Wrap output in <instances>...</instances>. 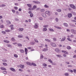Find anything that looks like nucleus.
Wrapping results in <instances>:
<instances>
[{"instance_id": "64", "label": "nucleus", "mask_w": 76, "mask_h": 76, "mask_svg": "<svg viewBox=\"0 0 76 76\" xmlns=\"http://www.w3.org/2000/svg\"><path fill=\"white\" fill-rule=\"evenodd\" d=\"M1 32L2 33V34H6V32H5V31H2Z\"/></svg>"}, {"instance_id": "34", "label": "nucleus", "mask_w": 76, "mask_h": 76, "mask_svg": "<svg viewBox=\"0 0 76 76\" xmlns=\"http://www.w3.org/2000/svg\"><path fill=\"white\" fill-rule=\"evenodd\" d=\"M30 17H31V18H32V17L34 16V14H33L32 13H31L30 15Z\"/></svg>"}, {"instance_id": "37", "label": "nucleus", "mask_w": 76, "mask_h": 76, "mask_svg": "<svg viewBox=\"0 0 76 76\" xmlns=\"http://www.w3.org/2000/svg\"><path fill=\"white\" fill-rule=\"evenodd\" d=\"M30 44H31V45H34V44H35V42H31Z\"/></svg>"}, {"instance_id": "59", "label": "nucleus", "mask_w": 76, "mask_h": 76, "mask_svg": "<svg viewBox=\"0 0 76 76\" xmlns=\"http://www.w3.org/2000/svg\"><path fill=\"white\" fill-rule=\"evenodd\" d=\"M2 7H4L5 6H6V5L4 4H2Z\"/></svg>"}, {"instance_id": "5", "label": "nucleus", "mask_w": 76, "mask_h": 76, "mask_svg": "<svg viewBox=\"0 0 76 76\" xmlns=\"http://www.w3.org/2000/svg\"><path fill=\"white\" fill-rule=\"evenodd\" d=\"M54 27L55 28H57V29H62V28H61V27L57 26H55Z\"/></svg>"}, {"instance_id": "53", "label": "nucleus", "mask_w": 76, "mask_h": 76, "mask_svg": "<svg viewBox=\"0 0 76 76\" xmlns=\"http://www.w3.org/2000/svg\"><path fill=\"white\" fill-rule=\"evenodd\" d=\"M3 73H4V74H6L7 73V72L6 71H4L3 72Z\"/></svg>"}, {"instance_id": "63", "label": "nucleus", "mask_w": 76, "mask_h": 76, "mask_svg": "<svg viewBox=\"0 0 76 76\" xmlns=\"http://www.w3.org/2000/svg\"><path fill=\"white\" fill-rule=\"evenodd\" d=\"M74 37V35L73 34L71 35V36H70V37H71V38H73Z\"/></svg>"}, {"instance_id": "38", "label": "nucleus", "mask_w": 76, "mask_h": 76, "mask_svg": "<svg viewBox=\"0 0 76 76\" xmlns=\"http://www.w3.org/2000/svg\"><path fill=\"white\" fill-rule=\"evenodd\" d=\"M44 7H45V8H48V7H49V6H47L46 4L44 5Z\"/></svg>"}, {"instance_id": "60", "label": "nucleus", "mask_w": 76, "mask_h": 76, "mask_svg": "<svg viewBox=\"0 0 76 76\" xmlns=\"http://www.w3.org/2000/svg\"><path fill=\"white\" fill-rule=\"evenodd\" d=\"M52 65H56V63H52Z\"/></svg>"}, {"instance_id": "9", "label": "nucleus", "mask_w": 76, "mask_h": 76, "mask_svg": "<svg viewBox=\"0 0 76 76\" xmlns=\"http://www.w3.org/2000/svg\"><path fill=\"white\" fill-rule=\"evenodd\" d=\"M33 3H35L36 4H40V2H39L38 1H33Z\"/></svg>"}, {"instance_id": "30", "label": "nucleus", "mask_w": 76, "mask_h": 76, "mask_svg": "<svg viewBox=\"0 0 76 76\" xmlns=\"http://www.w3.org/2000/svg\"><path fill=\"white\" fill-rule=\"evenodd\" d=\"M49 30L50 31H54V29L50 28H49Z\"/></svg>"}, {"instance_id": "41", "label": "nucleus", "mask_w": 76, "mask_h": 76, "mask_svg": "<svg viewBox=\"0 0 76 76\" xmlns=\"http://www.w3.org/2000/svg\"><path fill=\"white\" fill-rule=\"evenodd\" d=\"M34 41L36 42H37V43L38 42V41L36 39H34Z\"/></svg>"}, {"instance_id": "23", "label": "nucleus", "mask_w": 76, "mask_h": 76, "mask_svg": "<svg viewBox=\"0 0 76 76\" xmlns=\"http://www.w3.org/2000/svg\"><path fill=\"white\" fill-rule=\"evenodd\" d=\"M31 64V65H32L34 66H37V65H36V64H35V63H32Z\"/></svg>"}, {"instance_id": "3", "label": "nucleus", "mask_w": 76, "mask_h": 76, "mask_svg": "<svg viewBox=\"0 0 76 76\" xmlns=\"http://www.w3.org/2000/svg\"><path fill=\"white\" fill-rule=\"evenodd\" d=\"M38 24L36 23L35 24V25L34 26V28H36L37 29L38 28Z\"/></svg>"}, {"instance_id": "50", "label": "nucleus", "mask_w": 76, "mask_h": 76, "mask_svg": "<svg viewBox=\"0 0 76 76\" xmlns=\"http://www.w3.org/2000/svg\"><path fill=\"white\" fill-rule=\"evenodd\" d=\"M73 72L74 73H76V69H73Z\"/></svg>"}, {"instance_id": "51", "label": "nucleus", "mask_w": 76, "mask_h": 76, "mask_svg": "<svg viewBox=\"0 0 76 76\" xmlns=\"http://www.w3.org/2000/svg\"><path fill=\"white\" fill-rule=\"evenodd\" d=\"M56 22H58V18H56Z\"/></svg>"}, {"instance_id": "1", "label": "nucleus", "mask_w": 76, "mask_h": 76, "mask_svg": "<svg viewBox=\"0 0 76 76\" xmlns=\"http://www.w3.org/2000/svg\"><path fill=\"white\" fill-rule=\"evenodd\" d=\"M68 17L69 18L72 17V13H68L67 14Z\"/></svg>"}, {"instance_id": "36", "label": "nucleus", "mask_w": 76, "mask_h": 76, "mask_svg": "<svg viewBox=\"0 0 76 76\" xmlns=\"http://www.w3.org/2000/svg\"><path fill=\"white\" fill-rule=\"evenodd\" d=\"M5 31L7 32H10V30H5Z\"/></svg>"}, {"instance_id": "13", "label": "nucleus", "mask_w": 76, "mask_h": 76, "mask_svg": "<svg viewBox=\"0 0 76 76\" xmlns=\"http://www.w3.org/2000/svg\"><path fill=\"white\" fill-rule=\"evenodd\" d=\"M42 16H43L44 18H46V17L47 16L46 15V14H45V13H42Z\"/></svg>"}, {"instance_id": "54", "label": "nucleus", "mask_w": 76, "mask_h": 76, "mask_svg": "<svg viewBox=\"0 0 76 76\" xmlns=\"http://www.w3.org/2000/svg\"><path fill=\"white\" fill-rule=\"evenodd\" d=\"M64 53L65 54H69V53H68V52H67V51H65Z\"/></svg>"}, {"instance_id": "56", "label": "nucleus", "mask_w": 76, "mask_h": 76, "mask_svg": "<svg viewBox=\"0 0 76 76\" xmlns=\"http://www.w3.org/2000/svg\"><path fill=\"white\" fill-rule=\"evenodd\" d=\"M7 46L8 47H10V48L12 47V45H7Z\"/></svg>"}, {"instance_id": "14", "label": "nucleus", "mask_w": 76, "mask_h": 76, "mask_svg": "<svg viewBox=\"0 0 76 76\" xmlns=\"http://www.w3.org/2000/svg\"><path fill=\"white\" fill-rule=\"evenodd\" d=\"M0 69L2 70H6V69L5 68H4L3 67H1Z\"/></svg>"}, {"instance_id": "58", "label": "nucleus", "mask_w": 76, "mask_h": 76, "mask_svg": "<svg viewBox=\"0 0 76 76\" xmlns=\"http://www.w3.org/2000/svg\"><path fill=\"white\" fill-rule=\"evenodd\" d=\"M4 27V26L3 25H1L0 26V28H3Z\"/></svg>"}, {"instance_id": "31", "label": "nucleus", "mask_w": 76, "mask_h": 76, "mask_svg": "<svg viewBox=\"0 0 76 76\" xmlns=\"http://www.w3.org/2000/svg\"><path fill=\"white\" fill-rule=\"evenodd\" d=\"M18 38H23V36L22 35H19L18 36Z\"/></svg>"}, {"instance_id": "11", "label": "nucleus", "mask_w": 76, "mask_h": 76, "mask_svg": "<svg viewBox=\"0 0 76 76\" xmlns=\"http://www.w3.org/2000/svg\"><path fill=\"white\" fill-rule=\"evenodd\" d=\"M10 70H12V71L13 72H15V69L13 68H10Z\"/></svg>"}, {"instance_id": "32", "label": "nucleus", "mask_w": 76, "mask_h": 76, "mask_svg": "<svg viewBox=\"0 0 76 76\" xmlns=\"http://www.w3.org/2000/svg\"><path fill=\"white\" fill-rule=\"evenodd\" d=\"M66 48L67 49H68V50H70V49H71V47L70 46H68L66 47Z\"/></svg>"}, {"instance_id": "12", "label": "nucleus", "mask_w": 76, "mask_h": 76, "mask_svg": "<svg viewBox=\"0 0 76 76\" xmlns=\"http://www.w3.org/2000/svg\"><path fill=\"white\" fill-rule=\"evenodd\" d=\"M24 29L23 28H19L18 30L20 32H21V31H23Z\"/></svg>"}, {"instance_id": "28", "label": "nucleus", "mask_w": 76, "mask_h": 76, "mask_svg": "<svg viewBox=\"0 0 76 76\" xmlns=\"http://www.w3.org/2000/svg\"><path fill=\"white\" fill-rule=\"evenodd\" d=\"M48 50V49L47 48H44L43 49V51H46Z\"/></svg>"}, {"instance_id": "45", "label": "nucleus", "mask_w": 76, "mask_h": 76, "mask_svg": "<svg viewBox=\"0 0 76 76\" xmlns=\"http://www.w3.org/2000/svg\"><path fill=\"white\" fill-rule=\"evenodd\" d=\"M3 64L4 66H7V64L5 63H3Z\"/></svg>"}, {"instance_id": "24", "label": "nucleus", "mask_w": 76, "mask_h": 76, "mask_svg": "<svg viewBox=\"0 0 76 76\" xmlns=\"http://www.w3.org/2000/svg\"><path fill=\"white\" fill-rule=\"evenodd\" d=\"M68 70V71L69 72H71V73H73V71L72 70L69 69Z\"/></svg>"}, {"instance_id": "46", "label": "nucleus", "mask_w": 76, "mask_h": 76, "mask_svg": "<svg viewBox=\"0 0 76 76\" xmlns=\"http://www.w3.org/2000/svg\"><path fill=\"white\" fill-rule=\"evenodd\" d=\"M14 57H16V58H17V57H18V55L16 54H14Z\"/></svg>"}, {"instance_id": "27", "label": "nucleus", "mask_w": 76, "mask_h": 76, "mask_svg": "<svg viewBox=\"0 0 76 76\" xmlns=\"http://www.w3.org/2000/svg\"><path fill=\"white\" fill-rule=\"evenodd\" d=\"M48 61H49L50 62V63H53V61H52V60H51V59H48Z\"/></svg>"}, {"instance_id": "2", "label": "nucleus", "mask_w": 76, "mask_h": 76, "mask_svg": "<svg viewBox=\"0 0 76 76\" xmlns=\"http://www.w3.org/2000/svg\"><path fill=\"white\" fill-rule=\"evenodd\" d=\"M70 6L72 8H73V9H75L76 7H75V6L73 4H70Z\"/></svg>"}, {"instance_id": "4", "label": "nucleus", "mask_w": 76, "mask_h": 76, "mask_svg": "<svg viewBox=\"0 0 76 76\" xmlns=\"http://www.w3.org/2000/svg\"><path fill=\"white\" fill-rule=\"evenodd\" d=\"M46 14H47V15H48L49 16H50V12L49 11H47L45 12Z\"/></svg>"}, {"instance_id": "42", "label": "nucleus", "mask_w": 76, "mask_h": 76, "mask_svg": "<svg viewBox=\"0 0 76 76\" xmlns=\"http://www.w3.org/2000/svg\"><path fill=\"white\" fill-rule=\"evenodd\" d=\"M53 41H57V39H56V37H54L53 38Z\"/></svg>"}, {"instance_id": "35", "label": "nucleus", "mask_w": 76, "mask_h": 76, "mask_svg": "<svg viewBox=\"0 0 76 76\" xmlns=\"http://www.w3.org/2000/svg\"><path fill=\"white\" fill-rule=\"evenodd\" d=\"M64 75H65L66 76H69V74H68V73H67L64 74Z\"/></svg>"}, {"instance_id": "19", "label": "nucleus", "mask_w": 76, "mask_h": 76, "mask_svg": "<svg viewBox=\"0 0 76 76\" xmlns=\"http://www.w3.org/2000/svg\"><path fill=\"white\" fill-rule=\"evenodd\" d=\"M20 67L21 68V69H23L24 68V65H20Z\"/></svg>"}, {"instance_id": "15", "label": "nucleus", "mask_w": 76, "mask_h": 76, "mask_svg": "<svg viewBox=\"0 0 76 76\" xmlns=\"http://www.w3.org/2000/svg\"><path fill=\"white\" fill-rule=\"evenodd\" d=\"M4 42H6V43H9V42H10L9 41L5 40H4Z\"/></svg>"}, {"instance_id": "52", "label": "nucleus", "mask_w": 76, "mask_h": 76, "mask_svg": "<svg viewBox=\"0 0 76 76\" xmlns=\"http://www.w3.org/2000/svg\"><path fill=\"white\" fill-rule=\"evenodd\" d=\"M44 28H48V25H45L43 26Z\"/></svg>"}, {"instance_id": "61", "label": "nucleus", "mask_w": 76, "mask_h": 76, "mask_svg": "<svg viewBox=\"0 0 76 76\" xmlns=\"http://www.w3.org/2000/svg\"><path fill=\"white\" fill-rule=\"evenodd\" d=\"M72 13L73 14V15H76V13H75L74 12H72Z\"/></svg>"}, {"instance_id": "20", "label": "nucleus", "mask_w": 76, "mask_h": 76, "mask_svg": "<svg viewBox=\"0 0 76 76\" xmlns=\"http://www.w3.org/2000/svg\"><path fill=\"white\" fill-rule=\"evenodd\" d=\"M26 63L27 64H28V65H29L30 66H31V63L29 62H27Z\"/></svg>"}, {"instance_id": "29", "label": "nucleus", "mask_w": 76, "mask_h": 76, "mask_svg": "<svg viewBox=\"0 0 76 76\" xmlns=\"http://www.w3.org/2000/svg\"><path fill=\"white\" fill-rule=\"evenodd\" d=\"M37 7V6H36V5H34L33 7V10H34L35 9H36Z\"/></svg>"}, {"instance_id": "26", "label": "nucleus", "mask_w": 76, "mask_h": 76, "mask_svg": "<svg viewBox=\"0 0 76 76\" xmlns=\"http://www.w3.org/2000/svg\"><path fill=\"white\" fill-rule=\"evenodd\" d=\"M45 41H48V42H51V41L49 39H45Z\"/></svg>"}, {"instance_id": "39", "label": "nucleus", "mask_w": 76, "mask_h": 76, "mask_svg": "<svg viewBox=\"0 0 76 76\" xmlns=\"http://www.w3.org/2000/svg\"><path fill=\"white\" fill-rule=\"evenodd\" d=\"M47 30V28H43V31H46Z\"/></svg>"}, {"instance_id": "48", "label": "nucleus", "mask_w": 76, "mask_h": 76, "mask_svg": "<svg viewBox=\"0 0 76 76\" xmlns=\"http://www.w3.org/2000/svg\"><path fill=\"white\" fill-rule=\"evenodd\" d=\"M56 56L57 57H61V55H56Z\"/></svg>"}, {"instance_id": "44", "label": "nucleus", "mask_w": 76, "mask_h": 76, "mask_svg": "<svg viewBox=\"0 0 76 76\" xmlns=\"http://www.w3.org/2000/svg\"><path fill=\"white\" fill-rule=\"evenodd\" d=\"M18 46H19V47H22V44L19 43L18 44Z\"/></svg>"}, {"instance_id": "22", "label": "nucleus", "mask_w": 76, "mask_h": 76, "mask_svg": "<svg viewBox=\"0 0 76 76\" xmlns=\"http://www.w3.org/2000/svg\"><path fill=\"white\" fill-rule=\"evenodd\" d=\"M27 6L29 7H32V5L31 4H27Z\"/></svg>"}, {"instance_id": "40", "label": "nucleus", "mask_w": 76, "mask_h": 76, "mask_svg": "<svg viewBox=\"0 0 76 76\" xmlns=\"http://www.w3.org/2000/svg\"><path fill=\"white\" fill-rule=\"evenodd\" d=\"M44 58V56H43V55H41L40 56V58L41 59H42Z\"/></svg>"}, {"instance_id": "18", "label": "nucleus", "mask_w": 76, "mask_h": 76, "mask_svg": "<svg viewBox=\"0 0 76 76\" xmlns=\"http://www.w3.org/2000/svg\"><path fill=\"white\" fill-rule=\"evenodd\" d=\"M6 22L8 24H11V22L9 20L7 21Z\"/></svg>"}, {"instance_id": "8", "label": "nucleus", "mask_w": 76, "mask_h": 76, "mask_svg": "<svg viewBox=\"0 0 76 76\" xmlns=\"http://www.w3.org/2000/svg\"><path fill=\"white\" fill-rule=\"evenodd\" d=\"M51 45L53 47H56V45L54 43H51Z\"/></svg>"}, {"instance_id": "49", "label": "nucleus", "mask_w": 76, "mask_h": 76, "mask_svg": "<svg viewBox=\"0 0 76 76\" xmlns=\"http://www.w3.org/2000/svg\"><path fill=\"white\" fill-rule=\"evenodd\" d=\"M11 40L12 41H15V39L14 38H12L11 39Z\"/></svg>"}, {"instance_id": "43", "label": "nucleus", "mask_w": 76, "mask_h": 76, "mask_svg": "<svg viewBox=\"0 0 76 76\" xmlns=\"http://www.w3.org/2000/svg\"><path fill=\"white\" fill-rule=\"evenodd\" d=\"M44 11H45V10L44 9H42L41 10V12H44Z\"/></svg>"}, {"instance_id": "55", "label": "nucleus", "mask_w": 76, "mask_h": 76, "mask_svg": "<svg viewBox=\"0 0 76 76\" xmlns=\"http://www.w3.org/2000/svg\"><path fill=\"white\" fill-rule=\"evenodd\" d=\"M25 52H28V49L26 48H25Z\"/></svg>"}, {"instance_id": "21", "label": "nucleus", "mask_w": 76, "mask_h": 76, "mask_svg": "<svg viewBox=\"0 0 76 76\" xmlns=\"http://www.w3.org/2000/svg\"><path fill=\"white\" fill-rule=\"evenodd\" d=\"M2 61H3V62H7V60L6 59H3L2 60Z\"/></svg>"}, {"instance_id": "16", "label": "nucleus", "mask_w": 76, "mask_h": 76, "mask_svg": "<svg viewBox=\"0 0 76 76\" xmlns=\"http://www.w3.org/2000/svg\"><path fill=\"white\" fill-rule=\"evenodd\" d=\"M56 11L58 12H61V10L60 9H57L56 10Z\"/></svg>"}, {"instance_id": "6", "label": "nucleus", "mask_w": 76, "mask_h": 76, "mask_svg": "<svg viewBox=\"0 0 76 76\" xmlns=\"http://www.w3.org/2000/svg\"><path fill=\"white\" fill-rule=\"evenodd\" d=\"M55 51L57 53H60V50H59V49L58 48H56L55 49Z\"/></svg>"}, {"instance_id": "7", "label": "nucleus", "mask_w": 76, "mask_h": 76, "mask_svg": "<svg viewBox=\"0 0 76 76\" xmlns=\"http://www.w3.org/2000/svg\"><path fill=\"white\" fill-rule=\"evenodd\" d=\"M65 39H66V37L64 36L63 38H62V39L61 40V42L62 41H65Z\"/></svg>"}, {"instance_id": "10", "label": "nucleus", "mask_w": 76, "mask_h": 76, "mask_svg": "<svg viewBox=\"0 0 76 76\" xmlns=\"http://www.w3.org/2000/svg\"><path fill=\"white\" fill-rule=\"evenodd\" d=\"M64 25V26L65 27H68V24L66 23H64L63 24Z\"/></svg>"}, {"instance_id": "33", "label": "nucleus", "mask_w": 76, "mask_h": 76, "mask_svg": "<svg viewBox=\"0 0 76 76\" xmlns=\"http://www.w3.org/2000/svg\"><path fill=\"white\" fill-rule=\"evenodd\" d=\"M28 9H29V10H31V11L33 10H34V9H33V8H32L31 7L29 8Z\"/></svg>"}, {"instance_id": "57", "label": "nucleus", "mask_w": 76, "mask_h": 76, "mask_svg": "<svg viewBox=\"0 0 76 76\" xmlns=\"http://www.w3.org/2000/svg\"><path fill=\"white\" fill-rule=\"evenodd\" d=\"M67 40H68L69 41H72V40H71V39H69V38H67Z\"/></svg>"}, {"instance_id": "62", "label": "nucleus", "mask_w": 76, "mask_h": 76, "mask_svg": "<svg viewBox=\"0 0 76 76\" xmlns=\"http://www.w3.org/2000/svg\"><path fill=\"white\" fill-rule=\"evenodd\" d=\"M74 30H74V29H71V32L72 33H73V32Z\"/></svg>"}, {"instance_id": "47", "label": "nucleus", "mask_w": 76, "mask_h": 76, "mask_svg": "<svg viewBox=\"0 0 76 76\" xmlns=\"http://www.w3.org/2000/svg\"><path fill=\"white\" fill-rule=\"evenodd\" d=\"M72 34H76V30H75L73 32H72Z\"/></svg>"}, {"instance_id": "25", "label": "nucleus", "mask_w": 76, "mask_h": 76, "mask_svg": "<svg viewBox=\"0 0 76 76\" xmlns=\"http://www.w3.org/2000/svg\"><path fill=\"white\" fill-rule=\"evenodd\" d=\"M42 65L44 67H46L47 66V65L45 63L43 64Z\"/></svg>"}, {"instance_id": "17", "label": "nucleus", "mask_w": 76, "mask_h": 76, "mask_svg": "<svg viewBox=\"0 0 76 76\" xmlns=\"http://www.w3.org/2000/svg\"><path fill=\"white\" fill-rule=\"evenodd\" d=\"M19 51H20V52L22 53H24V50H23L22 49H20L19 50Z\"/></svg>"}]
</instances>
